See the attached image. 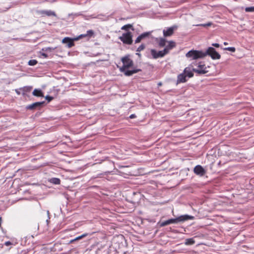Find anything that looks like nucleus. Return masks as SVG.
Listing matches in <instances>:
<instances>
[{
    "mask_svg": "<svg viewBox=\"0 0 254 254\" xmlns=\"http://www.w3.org/2000/svg\"><path fill=\"white\" fill-rule=\"evenodd\" d=\"M49 182L55 185H60L61 180L58 178H52L49 180Z\"/></svg>",
    "mask_w": 254,
    "mask_h": 254,
    "instance_id": "20",
    "label": "nucleus"
},
{
    "mask_svg": "<svg viewBox=\"0 0 254 254\" xmlns=\"http://www.w3.org/2000/svg\"><path fill=\"white\" fill-rule=\"evenodd\" d=\"M245 11L247 12H254V6L247 7L245 8Z\"/></svg>",
    "mask_w": 254,
    "mask_h": 254,
    "instance_id": "26",
    "label": "nucleus"
},
{
    "mask_svg": "<svg viewBox=\"0 0 254 254\" xmlns=\"http://www.w3.org/2000/svg\"><path fill=\"white\" fill-rule=\"evenodd\" d=\"M127 69L125 68V70L121 72L124 73L125 75L127 76H130L134 73L141 71V69L139 68H134L132 70H127Z\"/></svg>",
    "mask_w": 254,
    "mask_h": 254,
    "instance_id": "12",
    "label": "nucleus"
},
{
    "mask_svg": "<svg viewBox=\"0 0 254 254\" xmlns=\"http://www.w3.org/2000/svg\"><path fill=\"white\" fill-rule=\"evenodd\" d=\"M158 86H161V85H162V83H161V82H159V83H158Z\"/></svg>",
    "mask_w": 254,
    "mask_h": 254,
    "instance_id": "41",
    "label": "nucleus"
},
{
    "mask_svg": "<svg viewBox=\"0 0 254 254\" xmlns=\"http://www.w3.org/2000/svg\"><path fill=\"white\" fill-rule=\"evenodd\" d=\"M188 58H190L192 60L203 58L205 57L204 52L197 50H190L188 52L186 55Z\"/></svg>",
    "mask_w": 254,
    "mask_h": 254,
    "instance_id": "3",
    "label": "nucleus"
},
{
    "mask_svg": "<svg viewBox=\"0 0 254 254\" xmlns=\"http://www.w3.org/2000/svg\"><path fill=\"white\" fill-rule=\"evenodd\" d=\"M224 45H228V43L225 42H224Z\"/></svg>",
    "mask_w": 254,
    "mask_h": 254,
    "instance_id": "42",
    "label": "nucleus"
},
{
    "mask_svg": "<svg viewBox=\"0 0 254 254\" xmlns=\"http://www.w3.org/2000/svg\"><path fill=\"white\" fill-rule=\"evenodd\" d=\"M55 48H51V47H47L45 49L43 48L42 49V51H45V52H51L52 50H54Z\"/></svg>",
    "mask_w": 254,
    "mask_h": 254,
    "instance_id": "30",
    "label": "nucleus"
},
{
    "mask_svg": "<svg viewBox=\"0 0 254 254\" xmlns=\"http://www.w3.org/2000/svg\"><path fill=\"white\" fill-rule=\"evenodd\" d=\"M212 24V23L211 22H208L207 23H205V26L206 27L210 26Z\"/></svg>",
    "mask_w": 254,
    "mask_h": 254,
    "instance_id": "38",
    "label": "nucleus"
},
{
    "mask_svg": "<svg viewBox=\"0 0 254 254\" xmlns=\"http://www.w3.org/2000/svg\"><path fill=\"white\" fill-rule=\"evenodd\" d=\"M205 57L209 56L213 60H218L221 58L220 55L216 51L215 49L211 47H208L206 52H204Z\"/></svg>",
    "mask_w": 254,
    "mask_h": 254,
    "instance_id": "5",
    "label": "nucleus"
},
{
    "mask_svg": "<svg viewBox=\"0 0 254 254\" xmlns=\"http://www.w3.org/2000/svg\"><path fill=\"white\" fill-rule=\"evenodd\" d=\"M47 214H48V219H47V220H46V222H47V224H48V223H49V219H50V216H49V214H50V213H49V210H47Z\"/></svg>",
    "mask_w": 254,
    "mask_h": 254,
    "instance_id": "36",
    "label": "nucleus"
},
{
    "mask_svg": "<svg viewBox=\"0 0 254 254\" xmlns=\"http://www.w3.org/2000/svg\"><path fill=\"white\" fill-rule=\"evenodd\" d=\"M11 245H12V243L10 241H6L4 243V245H5L6 246H9Z\"/></svg>",
    "mask_w": 254,
    "mask_h": 254,
    "instance_id": "32",
    "label": "nucleus"
},
{
    "mask_svg": "<svg viewBox=\"0 0 254 254\" xmlns=\"http://www.w3.org/2000/svg\"><path fill=\"white\" fill-rule=\"evenodd\" d=\"M184 73L185 74V75H187V76L189 77H191L193 76V73H192V71H191L190 69H188V67H186L184 69Z\"/></svg>",
    "mask_w": 254,
    "mask_h": 254,
    "instance_id": "21",
    "label": "nucleus"
},
{
    "mask_svg": "<svg viewBox=\"0 0 254 254\" xmlns=\"http://www.w3.org/2000/svg\"><path fill=\"white\" fill-rule=\"evenodd\" d=\"M187 81V75L183 72L178 75L176 84H178L180 83H185Z\"/></svg>",
    "mask_w": 254,
    "mask_h": 254,
    "instance_id": "14",
    "label": "nucleus"
},
{
    "mask_svg": "<svg viewBox=\"0 0 254 254\" xmlns=\"http://www.w3.org/2000/svg\"><path fill=\"white\" fill-rule=\"evenodd\" d=\"M19 90H21L20 89V88H19V89H16L15 90V92H16V94H18V95H20V94H21V92H20V91Z\"/></svg>",
    "mask_w": 254,
    "mask_h": 254,
    "instance_id": "35",
    "label": "nucleus"
},
{
    "mask_svg": "<svg viewBox=\"0 0 254 254\" xmlns=\"http://www.w3.org/2000/svg\"><path fill=\"white\" fill-rule=\"evenodd\" d=\"M38 62L36 60H30L28 62V65L30 66H33L37 64Z\"/></svg>",
    "mask_w": 254,
    "mask_h": 254,
    "instance_id": "25",
    "label": "nucleus"
},
{
    "mask_svg": "<svg viewBox=\"0 0 254 254\" xmlns=\"http://www.w3.org/2000/svg\"><path fill=\"white\" fill-rule=\"evenodd\" d=\"M38 13L41 15L42 16H56V13L51 10H41L38 11Z\"/></svg>",
    "mask_w": 254,
    "mask_h": 254,
    "instance_id": "10",
    "label": "nucleus"
},
{
    "mask_svg": "<svg viewBox=\"0 0 254 254\" xmlns=\"http://www.w3.org/2000/svg\"><path fill=\"white\" fill-rule=\"evenodd\" d=\"M166 41L165 39L161 38L159 39V41L158 42V45L160 47H163L165 46Z\"/></svg>",
    "mask_w": 254,
    "mask_h": 254,
    "instance_id": "23",
    "label": "nucleus"
},
{
    "mask_svg": "<svg viewBox=\"0 0 254 254\" xmlns=\"http://www.w3.org/2000/svg\"><path fill=\"white\" fill-rule=\"evenodd\" d=\"M212 46L216 48L220 47V45L218 43H213L212 44Z\"/></svg>",
    "mask_w": 254,
    "mask_h": 254,
    "instance_id": "33",
    "label": "nucleus"
},
{
    "mask_svg": "<svg viewBox=\"0 0 254 254\" xmlns=\"http://www.w3.org/2000/svg\"><path fill=\"white\" fill-rule=\"evenodd\" d=\"M3 247V245L0 244V249H1Z\"/></svg>",
    "mask_w": 254,
    "mask_h": 254,
    "instance_id": "43",
    "label": "nucleus"
},
{
    "mask_svg": "<svg viewBox=\"0 0 254 254\" xmlns=\"http://www.w3.org/2000/svg\"><path fill=\"white\" fill-rule=\"evenodd\" d=\"M119 39L125 44L131 45L132 43V35L130 32H127L122 34Z\"/></svg>",
    "mask_w": 254,
    "mask_h": 254,
    "instance_id": "4",
    "label": "nucleus"
},
{
    "mask_svg": "<svg viewBox=\"0 0 254 254\" xmlns=\"http://www.w3.org/2000/svg\"><path fill=\"white\" fill-rule=\"evenodd\" d=\"M175 47V42L173 41H171L169 42L168 44L166 46L164 50H166V54H168L169 53L170 51L173 49Z\"/></svg>",
    "mask_w": 254,
    "mask_h": 254,
    "instance_id": "16",
    "label": "nucleus"
},
{
    "mask_svg": "<svg viewBox=\"0 0 254 254\" xmlns=\"http://www.w3.org/2000/svg\"><path fill=\"white\" fill-rule=\"evenodd\" d=\"M32 86H24L20 88V89L22 91V95L24 96L27 92H29L32 89Z\"/></svg>",
    "mask_w": 254,
    "mask_h": 254,
    "instance_id": "19",
    "label": "nucleus"
},
{
    "mask_svg": "<svg viewBox=\"0 0 254 254\" xmlns=\"http://www.w3.org/2000/svg\"><path fill=\"white\" fill-rule=\"evenodd\" d=\"M224 50L229 51L231 52H235L236 51L235 48L233 47L225 48Z\"/></svg>",
    "mask_w": 254,
    "mask_h": 254,
    "instance_id": "28",
    "label": "nucleus"
},
{
    "mask_svg": "<svg viewBox=\"0 0 254 254\" xmlns=\"http://www.w3.org/2000/svg\"><path fill=\"white\" fill-rule=\"evenodd\" d=\"M87 233H85V234H82V235L81 236H78L77 237H76L75 238L73 239H72L70 241H69V243H73L74 242L76 241H77V240H80L81 239H82L83 238H84L86 236H87Z\"/></svg>",
    "mask_w": 254,
    "mask_h": 254,
    "instance_id": "22",
    "label": "nucleus"
},
{
    "mask_svg": "<svg viewBox=\"0 0 254 254\" xmlns=\"http://www.w3.org/2000/svg\"><path fill=\"white\" fill-rule=\"evenodd\" d=\"M45 103V101L35 102L32 104L27 105L26 107V109L27 110H33L37 108H40L43 106Z\"/></svg>",
    "mask_w": 254,
    "mask_h": 254,
    "instance_id": "8",
    "label": "nucleus"
},
{
    "mask_svg": "<svg viewBox=\"0 0 254 254\" xmlns=\"http://www.w3.org/2000/svg\"><path fill=\"white\" fill-rule=\"evenodd\" d=\"M121 61L123 64L122 67L120 68V71H123L125 70V68H128L133 65V61L130 59L129 55H127L123 57L121 59Z\"/></svg>",
    "mask_w": 254,
    "mask_h": 254,
    "instance_id": "2",
    "label": "nucleus"
},
{
    "mask_svg": "<svg viewBox=\"0 0 254 254\" xmlns=\"http://www.w3.org/2000/svg\"><path fill=\"white\" fill-rule=\"evenodd\" d=\"M150 53L152 58L154 59L162 58L167 55L166 50L157 51L155 49H151Z\"/></svg>",
    "mask_w": 254,
    "mask_h": 254,
    "instance_id": "6",
    "label": "nucleus"
},
{
    "mask_svg": "<svg viewBox=\"0 0 254 254\" xmlns=\"http://www.w3.org/2000/svg\"><path fill=\"white\" fill-rule=\"evenodd\" d=\"M145 48V45L143 44H142L140 45L137 49L136 51L138 52H139L142 50H143Z\"/></svg>",
    "mask_w": 254,
    "mask_h": 254,
    "instance_id": "27",
    "label": "nucleus"
},
{
    "mask_svg": "<svg viewBox=\"0 0 254 254\" xmlns=\"http://www.w3.org/2000/svg\"><path fill=\"white\" fill-rule=\"evenodd\" d=\"M194 243V241L192 239H188L187 240V242H186V244L188 245H192Z\"/></svg>",
    "mask_w": 254,
    "mask_h": 254,
    "instance_id": "29",
    "label": "nucleus"
},
{
    "mask_svg": "<svg viewBox=\"0 0 254 254\" xmlns=\"http://www.w3.org/2000/svg\"><path fill=\"white\" fill-rule=\"evenodd\" d=\"M33 95L37 97H43V93L41 89H35L32 93Z\"/></svg>",
    "mask_w": 254,
    "mask_h": 254,
    "instance_id": "18",
    "label": "nucleus"
},
{
    "mask_svg": "<svg viewBox=\"0 0 254 254\" xmlns=\"http://www.w3.org/2000/svg\"><path fill=\"white\" fill-rule=\"evenodd\" d=\"M41 55L45 58H46L48 57V55L45 53H41Z\"/></svg>",
    "mask_w": 254,
    "mask_h": 254,
    "instance_id": "34",
    "label": "nucleus"
},
{
    "mask_svg": "<svg viewBox=\"0 0 254 254\" xmlns=\"http://www.w3.org/2000/svg\"><path fill=\"white\" fill-rule=\"evenodd\" d=\"M136 55H137L139 57H141V54L139 53H136Z\"/></svg>",
    "mask_w": 254,
    "mask_h": 254,
    "instance_id": "40",
    "label": "nucleus"
},
{
    "mask_svg": "<svg viewBox=\"0 0 254 254\" xmlns=\"http://www.w3.org/2000/svg\"><path fill=\"white\" fill-rule=\"evenodd\" d=\"M177 28V26H174L169 28H167L166 29H164L163 33L164 37H169L173 35L174 33V31Z\"/></svg>",
    "mask_w": 254,
    "mask_h": 254,
    "instance_id": "11",
    "label": "nucleus"
},
{
    "mask_svg": "<svg viewBox=\"0 0 254 254\" xmlns=\"http://www.w3.org/2000/svg\"><path fill=\"white\" fill-rule=\"evenodd\" d=\"M94 35V32L92 30H89L87 31L86 33L85 34H81L77 38H75V40H78L82 37H84L86 36H88L89 37H92Z\"/></svg>",
    "mask_w": 254,
    "mask_h": 254,
    "instance_id": "17",
    "label": "nucleus"
},
{
    "mask_svg": "<svg viewBox=\"0 0 254 254\" xmlns=\"http://www.w3.org/2000/svg\"><path fill=\"white\" fill-rule=\"evenodd\" d=\"M193 171L196 175H199L200 176H204L206 173V171L204 170V169L199 165H196L194 168Z\"/></svg>",
    "mask_w": 254,
    "mask_h": 254,
    "instance_id": "9",
    "label": "nucleus"
},
{
    "mask_svg": "<svg viewBox=\"0 0 254 254\" xmlns=\"http://www.w3.org/2000/svg\"><path fill=\"white\" fill-rule=\"evenodd\" d=\"M63 43L67 44L68 48H71L74 45L73 39L68 37H65L63 39Z\"/></svg>",
    "mask_w": 254,
    "mask_h": 254,
    "instance_id": "15",
    "label": "nucleus"
},
{
    "mask_svg": "<svg viewBox=\"0 0 254 254\" xmlns=\"http://www.w3.org/2000/svg\"><path fill=\"white\" fill-rule=\"evenodd\" d=\"M192 71L199 74H205L208 72L205 65L202 63H199L198 64L197 68H193Z\"/></svg>",
    "mask_w": 254,
    "mask_h": 254,
    "instance_id": "7",
    "label": "nucleus"
},
{
    "mask_svg": "<svg viewBox=\"0 0 254 254\" xmlns=\"http://www.w3.org/2000/svg\"><path fill=\"white\" fill-rule=\"evenodd\" d=\"M128 28H132V29L133 30V28H132V25L130 24H128L123 26L121 29L122 30H127Z\"/></svg>",
    "mask_w": 254,
    "mask_h": 254,
    "instance_id": "24",
    "label": "nucleus"
},
{
    "mask_svg": "<svg viewBox=\"0 0 254 254\" xmlns=\"http://www.w3.org/2000/svg\"><path fill=\"white\" fill-rule=\"evenodd\" d=\"M151 32H146L139 35L135 40V43H139L142 39L148 37L151 34Z\"/></svg>",
    "mask_w": 254,
    "mask_h": 254,
    "instance_id": "13",
    "label": "nucleus"
},
{
    "mask_svg": "<svg viewBox=\"0 0 254 254\" xmlns=\"http://www.w3.org/2000/svg\"><path fill=\"white\" fill-rule=\"evenodd\" d=\"M196 26H203V27H206V26H205V23H204V24H197V25H196Z\"/></svg>",
    "mask_w": 254,
    "mask_h": 254,
    "instance_id": "39",
    "label": "nucleus"
},
{
    "mask_svg": "<svg viewBox=\"0 0 254 254\" xmlns=\"http://www.w3.org/2000/svg\"><path fill=\"white\" fill-rule=\"evenodd\" d=\"M135 117H136V116H135V114H131V115H130V116H129V118H130V119H133V118H135Z\"/></svg>",
    "mask_w": 254,
    "mask_h": 254,
    "instance_id": "37",
    "label": "nucleus"
},
{
    "mask_svg": "<svg viewBox=\"0 0 254 254\" xmlns=\"http://www.w3.org/2000/svg\"><path fill=\"white\" fill-rule=\"evenodd\" d=\"M53 98H54L53 97L48 95L45 97V99L48 101V102H50V101H51L53 99Z\"/></svg>",
    "mask_w": 254,
    "mask_h": 254,
    "instance_id": "31",
    "label": "nucleus"
},
{
    "mask_svg": "<svg viewBox=\"0 0 254 254\" xmlns=\"http://www.w3.org/2000/svg\"><path fill=\"white\" fill-rule=\"evenodd\" d=\"M194 217L188 214L181 215L175 218H171L162 222L160 226L161 227L165 226L171 224H177L179 222H184L189 220H193Z\"/></svg>",
    "mask_w": 254,
    "mask_h": 254,
    "instance_id": "1",
    "label": "nucleus"
}]
</instances>
